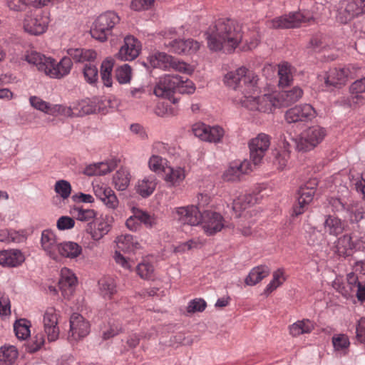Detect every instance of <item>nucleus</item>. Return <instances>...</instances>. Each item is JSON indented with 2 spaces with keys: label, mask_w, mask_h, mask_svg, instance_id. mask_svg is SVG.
Returning a JSON list of instances; mask_svg holds the SVG:
<instances>
[{
  "label": "nucleus",
  "mask_w": 365,
  "mask_h": 365,
  "mask_svg": "<svg viewBox=\"0 0 365 365\" xmlns=\"http://www.w3.org/2000/svg\"><path fill=\"white\" fill-rule=\"evenodd\" d=\"M59 312L53 307H47L42 314L43 331L48 341H55L59 337Z\"/></svg>",
  "instance_id": "2eb2a0df"
},
{
  "label": "nucleus",
  "mask_w": 365,
  "mask_h": 365,
  "mask_svg": "<svg viewBox=\"0 0 365 365\" xmlns=\"http://www.w3.org/2000/svg\"><path fill=\"white\" fill-rule=\"evenodd\" d=\"M77 282V277L71 269L67 267L61 269L58 286L64 299H69L73 296Z\"/></svg>",
  "instance_id": "393cba45"
},
{
  "label": "nucleus",
  "mask_w": 365,
  "mask_h": 365,
  "mask_svg": "<svg viewBox=\"0 0 365 365\" xmlns=\"http://www.w3.org/2000/svg\"><path fill=\"white\" fill-rule=\"evenodd\" d=\"M178 80L180 82L178 83V87L176 91L182 94H192L195 91V86L194 83L186 78L183 79L182 77L178 76Z\"/></svg>",
  "instance_id": "bf43d9fd"
},
{
  "label": "nucleus",
  "mask_w": 365,
  "mask_h": 365,
  "mask_svg": "<svg viewBox=\"0 0 365 365\" xmlns=\"http://www.w3.org/2000/svg\"><path fill=\"white\" fill-rule=\"evenodd\" d=\"M119 21L120 17L114 11H108L101 14L92 24L90 30L91 36L101 42L107 41Z\"/></svg>",
  "instance_id": "0eeeda50"
},
{
  "label": "nucleus",
  "mask_w": 365,
  "mask_h": 365,
  "mask_svg": "<svg viewBox=\"0 0 365 365\" xmlns=\"http://www.w3.org/2000/svg\"><path fill=\"white\" fill-rule=\"evenodd\" d=\"M138 275L145 279H150L154 276V267L150 262L144 260L137 267Z\"/></svg>",
  "instance_id": "680f3d73"
},
{
  "label": "nucleus",
  "mask_w": 365,
  "mask_h": 365,
  "mask_svg": "<svg viewBox=\"0 0 365 365\" xmlns=\"http://www.w3.org/2000/svg\"><path fill=\"white\" fill-rule=\"evenodd\" d=\"M174 217L180 223L191 226L200 223L202 214L199 208L195 205L179 207L173 212Z\"/></svg>",
  "instance_id": "4be33fe9"
},
{
  "label": "nucleus",
  "mask_w": 365,
  "mask_h": 365,
  "mask_svg": "<svg viewBox=\"0 0 365 365\" xmlns=\"http://www.w3.org/2000/svg\"><path fill=\"white\" fill-rule=\"evenodd\" d=\"M326 130L324 128L314 125L304 130L294 140L296 148L299 151H309L314 149L322 142L326 136Z\"/></svg>",
  "instance_id": "6e6552de"
},
{
  "label": "nucleus",
  "mask_w": 365,
  "mask_h": 365,
  "mask_svg": "<svg viewBox=\"0 0 365 365\" xmlns=\"http://www.w3.org/2000/svg\"><path fill=\"white\" fill-rule=\"evenodd\" d=\"M75 224L73 217L61 216L56 221V227L58 230L64 231L73 228Z\"/></svg>",
  "instance_id": "338daca9"
},
{
  "label": "nucleus",
  "mask_w": 365,
  "mask_h": 365,
  "mask_svg": "<svg viewBox=\"0 0 365 365\" xmlns=\"http://www.w3.org/2000/svg\"><path fill=\"white\" fill-rule=\"evenodd\" d=\"M289 143L284 141L283 143V150L275 149L272 151V164L277 170H283L289 167Z\"/></svg>",
  "instance_id": "2f4dec72"
},
{
  "label": "nucleus",
  "mask_w": 365,
  "mask_h": 365,
  "mask_svg": "<svg viewBox=\"0 0 365 365\" xmlns=\"http://www.w3.org/2000/svg\"><path fill=\"white\" fill-rule=\"evenodd\" d=\"M73 103V109H74L76 116L91 114L95 113L97 110L95 103L88 99L82 100Z\"/></svg>",
  "instance_id": "de8ad7c7"
},
{
  "label": "nucleus",
  "mask_w": 365,
  "mask_h": 365,
  "mask_svg": "<svg viewBox=\"0 0 365 365\" xmlns=\"http://www.w3.org/2000/svg\"><path fill=\"white\" fill-rule=\"evenodd\" d=\"M322 0L315 1L314 5L311 9L312 13L309 11H295L290 12L269 21L268 26L273 29H292L300 26L302 24L309 23L314 21V14L319 12L324 8Z\"/></svg>",
  "instance_id": "39448f33"
},
{
  "label": "nucleus",
  "mask_w": 365,
  "mask_h": 365,
  "mask_svg": "<svg viewBox=\"0 0 365 365\" xmlns=\"http://www.w3.org/2000/svg\"><path fill=\"white\" fill-rule=\"evenodd\" d=\"M207 307L206 302L202 298H195L189 302L187 307L188 313L202 312Z\"/></svg>",
  "instance_id": "0e129e2a"
},
{
  "label": "nucleus",
  "mask_w": 365,
  "mask_h": 365,
  "mask_svg": "<svg viewBox=\"0 0 365 365\" xmlns=\"http://www.w3.org/2000/svg\"><path fill=\"white\" fill-rule=\"evenodd\" d=\"M24 260L22 252L19 250L0 251V264L4 267H16Z\"/></svg>",
  "instance_id": "7c9ffc66"
},
{
  "label": "nucleus",
  "mask_w": 365,
  "mask_h": 365,
  "mask_svg": "<svg viewBox=\"0 0 365 365\" xmlns=\"http://www.w3.org/2000/svg\"><path fill=\"white\" fill-rule=\"evenodd\" d=\"M202 245V242L199 239H191L184 243L179 245L175 248V252H183L193 248H197Z\"/></svg>",
  "instance_id": "774afa93"
},
{
  "label": "nucleus",
  "mask_w": 365,
  "mask_h": 365,
  "mask_svg": "<svg viewBox=\"0 0 365 365\" xmlns=\"http://www.w3.org/2000/svg\"><path fill=\"white\" fill-rule=\"evenodd\" d=\"M349 75L350 71L347 68H331L328 72L318 76L319 88L325 91L332 86L344 84Z\"/></svg>",
  "instance_id": "4468645a"
},
{
  "label": "nucleus",
  "mask_w": 365,
  "mask_h": 365,
  "mask_svg": "<svg viewBox=\"0 0 365 365\" xmlns=\"http://www.w3.org/2000/svg\"><path fill=\"white\" fill-rule=\"evenodd\" d=\"M18 356L15 346H3L0 349V365H11Z\"/></svg>",
  "instance_id": "8fccbe9b"
},
{
  "label": "nucleus",
  "mask_w": 365,
  "mask_h": 365,
  "mask_svg": "<svg viewBox=\"0 0 365 365\" xmlns=\"http://www.w3.org/2000/svg\"><path fill=\"white\" fill-rule=\"evenodd\" d=\"M317 115L314 107L308 103L296 106L287 110L285 113V120L289 123L297 122H308L312 120Z\"/></svg>",
  "instance_id": "412c9836"
},
{
  "label": "nucleus",
  "mask_w": 365,
  "mask_h": 365,
  "mask_svg": "<svg viewBox=\"0 0 365 365\" xmlns=\"http://www.w3.org/2000/svg\"><path fill=\"white\" fill-rule=\"evenodd\" d=\"M69 56L77 62H93L96 58V53L91 49L70 48L68 51Z\"/></svg>",
  "instance_id": "ea45409f"
},
{
  "label": "nucleus",
  "mask_w": 365,
  "mask_h": 365,
  "mask_svg": "<svg viewBox=\"0 0 365 365\" xmlns=\"http://www.w3.org/2000/svg\"><path fill=\"white\" fill-rule=\"evenodd\" d=\"M271 144V137L264 133H259L248 143L252 164L259 165Z\"/></svg>",
  "instance_id": "9b49d317"
},
{
  "label": "nucleus",
  "mask_w": 365,
  "mask_h": 365,
  "mask_svg": "<svg viewBox=\"0 0 365 365\" xmlns=\"http://www.w3.org/2000/svg\"><path fill=\"white\" fill-rule=\"evenodd\" d=\"M113 61L110 58L104 60L101 66V76L104 86L110 87L112 86L111 73L113 68Z\"/></svg>",
  "instance_id": "603ef678"
},
{
  "label": "nucleus",
  "mask_w": 365,
  "mask_h": 365,
  "mask_svg": "<svg viewBox=\"0 0 365 365\" xmlns=\"http://www.w3.org/2000/svg\"><path fill=\"white\" fill-rule=\"evenodd\" d=\"M83 73L86 81L88 83L93 84L97 81L98 71L94 62L86 63L83 66Z\"/></svg>",
  "instance_id": "5fc2aeb1"
},
{
  "label": "nucleus",
  "mask_w": 365,
  "mask_h": 365,
  "mask_svg": "<svg viewBox=\"0 0 365 365\" xmlns=\"http://www.w3.org/2000/svg\"><path fill=\"white\" fill-rule=\"evenodd\" d=\"M294 68L287 62H282L278 66L279 85L285 87L293 80Z\"/></svg>",
  "instance_id": "a18cd8bd"
},
{
  "label": "nucleus",
  "mask_w": 365,
  "mask_h": 365,
  "mask_svg": "<svg viewBox=\"0 0 365 365\" xmlns=\"http://www.w3.org/2000/svg\"><path fill=\"white\" fill-rule=\"evenodd\" d=\"M131 212L132 215L125 221V226L130 231L140 230L143 224L147 227H152L156 223L153 215L138 207H133Z\"/></svg>",
  "instance_id": "6ab92c4d"
},
{
  "label": "nucleus",
  "mask_w": 365,
  "mask_h": 365,
  "mask_svg": "<svg viewBox=\"0 0 365 365\" xmlns=\"http://www.w3.org/2000/svg\"><path fill=\"white\" fill-rule=\"evenodd\" d=\"M69 325L68 340L71 344L82 340L89 334L91 331L90 322L78 313L71 314L69 319Z\"/></svg>",
  "instance_id": "f8f14e48"
},
{
  "label": "nucleus",
  "mask_w": 365,
  "mask_h": 365,
  "mask_svg": "<svg viewBox=\"0 0 365 365\" xmlns=\"http://www.w3.org/2000/svg\"><path fill=\"white\" fill-rule=\"evenodd\" d=\"M187 176L185 168L181 166H171L170 164L163 173V180L168 187L180 186Z\"/></svg>",
  "instance_id": "cd10ccee"
},
{
  "label": "nucleus",
  "mask_w": 365,
  "mask_h": 365,
  "mask_svg": "<svg viewBox=\"0 0 365 365\" xmlns=\"http://www.w3.org/2000/svg\"><path fill=\"white\" fill-rule=\"evenodd\" d=\"M158 184V180L153 175L145 176L137 181L135 185L136 192L143 198L148 197L155 191Z\"/></svg>",
  "instance_id": "c756f323"
},
{
  "label": "nucleus",
  "mask_w": 365,
  "mask_h": 365,
  "mask_svg": "<svg viewBox=\"0 0 365 365\" xmlns=\"http://www.w3.org/2000/svg\"><path fill=\"white\" fill-rule=\"evenodd\" d=\"M314 322L309 319L298 320L289 327V333L293 336L309 334L314 329Z\"/></svg>",
  "instance_id": "a19ab883"
},
{
  "label": "nucleus",
  "mask_w": 365,
  "mask_h": 365,
  "mask_svg": "<svg viewBox=\"0 0 365 365\" xmlns=\"http://www.w3.org/2000/svg\"><path fill=\"white\" fill-rule=\"evenodd\" d=\"M356 244L349 235L339 237L336 242V252L341 257H347L356 250Z\"/></svg>",
  "instance_id": "f704fd0d"
},
{
  "label": "nucleus",
  "mask_w": 365,
  "mask_h": 365,
  "mask_svg": "<svg viewBox=\"0 0 365 365\" xmlns=\"http://www.w3.org/2000/svg\"><path fill=\"white\" fill-rule=\"evenodd\" d=\"M70 213L78 221L90 222L97 217V212L93 209H85L81 206H74L71 209Z\"/></svg>",
  "instance_id": "c03bdc74"
},
{
  "label": "nucleus",
  "mask_w": 365,
  "mask_h": 365,
  "mask_svg": "<svg viewBox=\"0 0 365 365\" xmlns=\"http://www.w3.org/2000/svg\"><path fill=\"white\" fill-rule=\"evenodd\" d=\"M31 322L26 319H20L14 324V329L16 337L19 339L24 340L31 335Z\"/></svg>",
  "instance_id": "09e8293b"
},
{
  "label": "nucleus",
  "mask_w": 365,
  "mask_h": 365,
  "mask_svg": "<svg viewBox=\"0 0 365 365\" xmlns=\"http://www.w3.org/2000/svg\"><path fill=\"white\" fill-rule=\"evenodd\" d=\"M30 105L36 110L43 113L51 114L52 112V107L49 103L43 101L40 97L33 96L29 98Z\"/></svg>",
  "instance_id": "6e6d98bb"
},
{
  "label": "nucleus",
  "mask_w": 365,
  "mask_h": 365,
  "mask_svg": "<svg viewBox=\"0 0 365 365\" xmlns=\"http://www.w3.org/2000/svg\"><path fill=\"white\" fill-rule=\"evenodd\" d=\"M192 133L200 140L214 144L222 143L226 134L225 129L220 125L211 126L200 122L192 125Z\"/></svg>",
  "instance_id": "1a4fd4ad"
},
{
  "label": "nucleus",
  "mask_w": 365,
  "mask_h": 365,
  "mask_svg": "<svg viewBox=\"0 0 365 365\" xmlns=\"http://www.w3.org/2000/svg\"><path fill=\"white\" fill-rule=\"evenodd\" d=\"M23 59L46 76L54 79H61L68 75L73 67L70 57L64 56L58 62L51 56H46L36 51H29Z\"/></svg>",
  "instance_id": "7ed1b4c3"
},
{
  "label": "nucleus",
  "mask_w": 365,
  "mask_h": 365,
  "mask_svg": "<svg viewBox=\"0 0 365 365\" xmlns=\"http://www.w3.org/2000/svg\"><path fill=\"white\" fill-rule=\"evenodd\" d=\"M130 174L128 169L121 168L113 175L112 183L114 187L119 191L125 190L130 185Z\"/></svg>",
  "instance_id": "4c0bfd02"
},
{
  "label": "nucleus",
  "mask_w": 365,
  "mask_h": 365,
  "mask_svg": "<svg viewBox=\"0 0 365 365\" xmlns=\"http://www.w3.org/2000/svg\"><path fill=\"white\" fill-rule=\"evenodd\" d=\"M314 194V187H309L307 185L302 186L299 190L297 202L293 207V215L298 216L304 213L307 205L312 202Z\"/></svg>",
  "instance_id": "c85d7f7f"
},
{
  "label": "nucleus",
  "mask_w": 365,
  "mask_h": 365,
  "mask_svg": "<svg viewBox=\"0 0 365 365\" xmlns=\"http://www.w3.org/2000/svg\"><path fill=\"white\" fill-rule=\"evenodd\" d=\"M351 101L354 104L365 103V78L354 82L350 88Z\"/></svg>",
  "instance_id": "58836bf2"
},
{
  "label": "nucleus",
  "mask_w": 365,
  "mask_h": 365,
  "mask_svg": "<svg viewBox=\"0 0 365 365\" xmlns=\"http://www.w3.org/2000/svg\"><path fill=\"white\" fill-rule=\"evenodd\" d=\"M59 250L58 262L61 258L76 259L81 255L83 251L82 247L73 241L61 242Z\"/></svg>",
  "instance_id": "473e14b6"
},
{
  "label": "nucleus",
  "mask_w": 365,
  "mask_h": 365,
  "mask_svg": "<svg viewBox=\"0 0 365 365\" xmlns=\"http://www.w3.org/2000/svg\"><path fill=\"white\" fill-rule=\"evenodd\" d=\"M113 222L114 219L112 216L101 215L87 224L86 232L93 241L98 242L110 232Z\"/></svg>",
  "instance_id": "ddd939ff"
},
{
  "label": "nucleus",
  "mask_w": 365,
  "mask_h": 365,
  "mask_svg": "<svg viewBox=\"0 0 365 365\" xmlns=\"http://www.w3.org/2000/svg\"><path fill=\"white\" fill-rule=\"evenodd\" d=\"M202 227L207 235H213L225 226L223 217L218 212L205 211L202 214Z\"/></svg>",
  "instance_id": "5701e85b"
},
{
  "label": "nucleus",
  "mask_w": 365,
  "mask_h": 365,
  "mask_svg": "<svg viewBox=\"0 0 365 365\" xmlns=\"http://www.w3.org/2000/svg\"><path fill=\"white\" fill-rule=\"evenodd\" d=\"M259 81L255 72L245 66L227 72L223 78L226 86L242 95L235 101L251 111L272 113L277 108L295 103L303 95L301 88L294 87L289 91H275L256 96L259 91Z\"/></svg>",
  "instance_id": "f257e3e1"
},
{
  "label": "nucleus",
  "mask_w": 365,
  "mask_h": 365,
  "mask_svg": "<svg viewBox=\"0 0 365 365\" xmlns=\"http://www.w3.org/2000/svg\"><path fill=\"white\" fill-rule=\"evenodd\" d=\"M95 196L109 210H115L119 206V200L115 192L107 184L94 181L92 183Z\"/></svg>",
  "instance_id": "f3484780"
},
{
  "label": "nucleus",
  "mask_w": 365,
  "mask_h": 365,
  "mask_svg": "<svg viewBox=\"0 0 365 365\" xmlns=\"http://www.w3.org/2000/svg\"><path fill=\"white\" fill-rule=\"evenodd\" d=\"M10 243H21L24 242L28 236V232L26 230L21 229V230H14L10 229Z\"/></svg>",
  "instance_id": "69168bd1"
},
{
  "label": "nucleus",
  "mask_w": 365,
  "mask_h": 365,
  "mask_svg": "<svg viewBox=\"0 0 365 365\" xmlns=\"http://www.w3.org/2000/svg\"><path fill=\"white\" fill-rule=\"evenodd\" d=\"M115 242L118 249L124 252H133L140 247L136 238L130 234L118 236Z\"/></svg>",
  "instance_id": "e433bc0d"
},
{
  "label": "nucleus",
  "mask_w": 365,
  "mask_h": 365,
  "mask_svg": "<svg viewBox=\"0 0 365 365\" xmlns=\"http://www.w3.org/2000/svg\"><path fill=\"white\" fill-rule=\"evenodd\" d=\"M99 292L104 299H111L117 292L116 282L112 277H103L98 281Z\"/></svg>",
  "instance_id": "37998d69"
},
{
  "label": "nucleus",
  "mask_w": 365,
  "mask_h": 365,
  "mask_svg": "<svg viewBox=\"0 0 365 365\" xmlns=\"http://www.w3.org/2000/svg\"><path fill=\"white\" fill-rule=\"evenodd\" d=\"M115 78L120 84L129 83L132 78V69L128 64H124L115 69Z\"/></svg>",
  "instance_id": "864d4df0"
},
{
  "label": "nucleus",
  "mask_w": 365,
  "mask_h": 365,
  "mask_svg": "<svg viewBox=\"0 0 365 365\" xmlns=\"http://www.w3.org/2000/svg\"><path fill=\"white\" fill-rule=\"evenodd\" d=\"M49 24V17L46 14H27L24 20V29L29 34L38 36L43 34Z\"/></svg>",
  "instance_id": "a211bd4d"
},
{
  "label": "nucleus",
  "mask_w": 365,
  "mask_h": 365,
  "mask_svg": "<svg viewBox=\"0 0 365 365\" xmlns=\"http://www.w3.org/2000/svg\"><path fill=\"white\" fill-rule=\"evenodd\" d=\"M178 75H164L159 78L154 88V93L158 97L169 98L176 92Z\"/></svg>",
  "instance_id": "b1692460"
},
{
  "label": "nucleus",
  "mask_w": 365,
  "mask_h": 365,
  "mask_svg": "<svg viewBox=\"0 0 365 365\" xmlns=\"http://www.w3.org/2000/svg\"><path fill=\"white\" fill-rule=\"evenodd\" d=\"M141 50L140 42L134 36H127L124 44L120 47L116 57L123 61H133L137 58Z\"/></svg>",
  "instance_id": "a878e982"
},
{
  "label": "nucleus",
  "mask_w": 365,
  "mask_h": 365,
  "mask_svg": "<svg viewBox=\"0 0 365 365\" xmlns=\"http://www.w3.org/2000/svg\"><path fill=\"white\" fill-rule=\"evenodd\" d=\"M122 331V326L118 322L110 321L107 327H105L102 331L103 338L109 339Z\"/></svg>",
  "instance_id": "13d9d810"
},
{
  "label": "nucleus",
  "mask_w": 365,
  "mask_h": 365,
  "mask_svg": "<svg viewBox=\"0 0 365 365\" xmlns=\"http://www.w3.org/2000/svg\"><path fill=\"white\" fill-rule=\"evenodd\" d=\"M365 14V0H344L337 10L336 20L347 24Z\"/></svg>",
  "instance_id": "9d476101"
},
{
  "label": "nucleus",
  "mask_w": 365,
  "mask_h": 365,
  "mask_svg": "<svg viewBox=\"0 0 365 365\" xmlns=\"http://www.w3.org/2000/svg\"><path fill=\"white\" fill-rule=\"evenodd\" d=\"M241 26L230 19H220L205 34L207 46L213 51L232 52L242 41Z\"/></svg>",
  "instance_id": "f03ea898"
},
{
  "label": "nucleus",
  "mask_w": 365,
  "mask_h": 365,
  "mask_svg": "<svg viewBox=\"0 0 365 365\" xmlns=\"http://www.w3.org/2000/svg\"><path fill=\"white\" fill-rule=\"evenodd\" d=\"M332 344L336 351H344L349 348L350 341L348 336L346 334H336L332 337Z\"/></svg>",
  "instance_id": "4d7b16f0"
},
{
  "label": "nucleus",
  "mask_w": 365,
  "mask_h": 365,
  "mask_svg": "<svg viewBox=\"0 0 365 365\" xmlns=\"http://www.w3.org/2000/svg\"><path fill=\"white\" fill-rule=\"evenodd\" d=\"M361 283L354 272H350L346 275V284H344L341 278L336 277L332 287L344 297L349 298L353 295L359 284Z\"/></svg>",
  "instance_id": "bb28decb"
},
{
  "label": "nucleus",
  "mask_w": 365,
  "mask_h": 365,
  "mask_svg": "<svg viewBox=\"0 0 365 365\" xmlns=\"http://www.w3.org/2000/svg\"><path fill=\"white\" fill-rule=\"evenodd\" d=\"M55 192L63 200L67 199L71 192L70 182L65 180H58L54 186Z\"/></svg>",
  "instance_id": "052dcab7"
},
{
  "label": "nucleus",
  "mask_w": 365,
  "mask_h": 365,
  "mask_svg": "<svg viewBox=\"0 0 365 365\" xmlns=\"http://www.w3.org/2000/svg\"><path fill=\"white\" fill-rule=\"evenodd\" d=\"M270 273L269 268L266 265H259L252 268L245 279L248 286H254L267 277Z\"/></svg>",
  "instance_id": "c9c22d12"
},
{
  "label": "nucleus",
  "mask_w": 365,
  "mask_h": 365,
  "mask_svg": "<svg viewBox=\"0 0 365 365\" xmlns=\"http://www.w3.org/2000/svg\"><path fill=\"white\" fill-rule=\"evenodd\" d=\"M148 63L153 68H159L164 71L173 69L175 71L192 75L195 66L180 61L166 53L156 51L151 53L147 58Z\"/></svg>",
  "instance_id": "423d86ee"
},
{
  "label": "nucleus",
  "mask_w": 365,
  "mask_h": 365,
  "mask_svg": "<svg viewBox=\"0 0 365 365\" xmlns=\"http://www.w3.org/2000/svg\"><path fill=\"white\" fill-rule=\"evenodd\" d=\"M41 248L51 259L58 262L59 249L61 241L56 233L50 229L41 232L40 239Z\"/></svg>",
  "instance_id": "dca6fc26"
},
{
  "label": "nucleus",
  "mask_w": 365,
  "mask_h": 365,
  "mask_svg": "<svg viewBox=\"0 0 365 365\" xmlns=\"http://www.w3.org/2000/svg\"><path fill=\"white\" fill-rule=\"evenodd\" d=\"M287 280L285 271L283 268H279L272 273V278L269 283L266 286L264 294L269 295L272 292L281 287Z\"/></svg>",
  "instance_id": "79ce46f5"
},
{
  "label": "nucleus",
  "mask_w": 365,
  "mask_h": 365,
  "mask_svg": "<svg viewBox=\"0 0 365 365\" xmlns=\"http://www.w3.org/2000/svg\"><path fill=\"white\" fill-rule=\"evenodd\" d=\"M324 229L330 235H337L342 232L344 225L339 218L329 215L325 220Z\"/></svg>",
  "instance_id": "3c124183"
},
{
  "label": "nucleus",
  "mask_w": 365,
  "mask_h": 365,
  "mask_svg": "<svg viewBox=\"0 0 365 365\" xmlns=\"http://www.w3.org/2000/svg\"><path fill=\"white\" fill-rule=\"evenodd\" d=\"M169 164V161L166 158L157 154L151 155L148 160L149 170L157 174L163 173Z\"/></svg>",
  "instance_id": "49530a36"
},
{
  "label": "nucleus",
  "mask_w": 365,
  "mask_h": 365,
  "mask_svg": "<svg viewBox=\"0 0 365 365\" xmlns=\"http://www.w3.org/2000/svg\"><path fill=\"white\" fill-rule=\"evenodd\" d=\"M182 28H170L163 32L164 46L171 53L178 55L191 56L195 54L200 48L201 44L192 38L181 39L184 34Z\"/></svg>",
  "instance_id": "20e7f679"
},
{
  "label": "nucleus",
  "mask_w": 365,
  "mask_h": 365,
  "mask_svg": "<svg viewBox=\"0 0 365 365\" xmlns=\"http://www.w3.org/2000/svg\"><path fill=\"white\" fill-rule=\"evenodd\" d=\"M252 170V164L250 160H236L229 164L223 172L222 178L226 182H237L240 180L244 175H247Z\"/></svg>",
  "instance_id": "aec40b11"
},
{
  "label": "nucleus",
  "mask_w": 365,
  "mask_h": 365,
  "mask_svg": "<svg viewBox=\"0 0 365 365\" xmlns=\"http://www.w3.org/2000/svg\"><path fill=\"white\" fill-rule=\"evenodd\" d=\"M256 197L251 194H242L233 200L232 210L236 213V216L241 217V212L250 208L256 202Z\"/></svg>",
  "instance_id": "72a5a7b5"
},
{
  "label": "nucleus",
  "mask_w": 365,
  "mask_h": 365,
  "mask_svg": "<svg viewBox=\"0 0 365 365\" xmlns=\"http://www.w3.org/2000/svg\"><path fill=\"white\" fill-rule=\"evenodd\" d=\"M73 103L69 106L63 105H54L52 107L51 115H61L66 117H75Z\"/></svg>",
  "instance_id": "e2e57ef3"
}]
</instances>
